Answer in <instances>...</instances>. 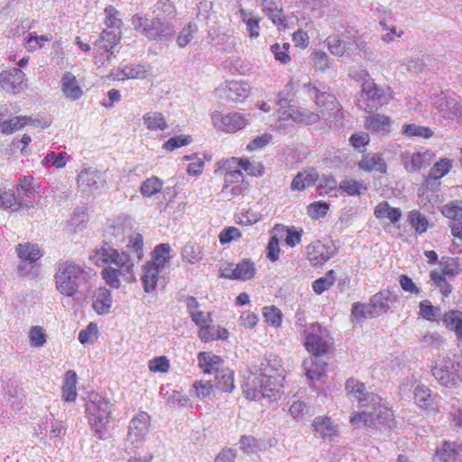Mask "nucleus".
Listing matches in <instances>:
<instances>
[{
	"mask_svg": "<svg viewBox=\"0 0 462 462\" xmlns=\"http://www.w3.org/2000/svg\"><path fill=\"white\" fill-rule=\"evenodd\" d=\"M227 171L225 173V183L222 188L221 193L226 195L228 189L231 185L236 183L245 182L244 180V174L240 170L226 169Z\"/></svg>",
	"mask_w": 462,
	"mask_h": 462,
	"instance_id": "obj_55",
	"label": "nucleus"
},
{
	"mask_svg": "<svg viewBox=\"0 0 462 462\" xmlns=\"http://www.w3.org/2000/svg\"><path fill=\"white\" fill-rule=\"evenodd\" d=\"M161 270L154 264L148 263L143 266L142 283L145 292L150 293L155 290Z\"/></svg>",
	"mask_w": 462,
	"mask_h": 462,
	"instance_id": "obj_32",
	"label": "nucleus"
},
{
	"mask_svg": "<svg viewBox=\"0 0 462 462\" xmlns=\"http://www.w3.org/2000/svg\"><path fill=\"white\" fill-rule=\"evenodd\" d=\"M91 268H84L73 261H60L56 264L54 282L56 290L65 297L85 295L91 290Z\"/></svg>",
	"mask_w": 462,
	"mask_h": 462,
	"instance_id": "obj_2",
	"label": "nucleus"
},
{
	"mask_svg": "<svg viewBox=\"0 0 462 462\" xmlns=\"http://www.w3.org/2000/svg\"><path fill=\"white\" fill-rule=\"evenodd\" d=\"M92 306L99 315L108 313L112 306L111 291L106 288H99L94 295Z\"/></svg>",
	"mask_w": 462,
	"mask_h": 462,
	"instance_id": "obj_30",
	"label": "nucleus"
},
{
	"mask_svg": "<svg viewBox=\"0 0 462 462\" xmlns=\"http://www.w3.org/2000/svg\"><path fill=\"white\" fill-rule=\"evenodd\" d=\"M49 424H51V438H61L66 434V427L63 422L61 420H55L52 415L50 419H47L44 423H42L41 429L46 430Z\"/></svg>",
	"mask_w": 462,
	"mask_h": 462,
	"instance_id": "obj_60",
	"label": "nucleus"
},
{
	"mask_svg": "<svg viewBox=\"0 0 462 462\" xmlns=\"http://www.w3.org/2000/svg\"><path fill=\"white\" fill-rule=\"evenodd\" d=\"M326 44L335 56H350L357 51L360 54H366V43L359 37L353 28L346 29L340 34L329 35L326 39Z\"/></svg>",
	"mask_w": 462,
	"mask_h": 462,
	"instance_id": "obj_3",
	"label": "nucleus"
},
{
	"mask_svg": "<svg viewBox=\"0 0 462 462\" xmlns=\"http://www.w3.org/2000/svg\"><path fill=\"white\" fill-rule=\"evenodd\" d=\"M111 407L109 400L98 394L92 395L86 404L89 424L98 439L104 437V430L107 427L110 419Z\"/></svg>",
	"mask_w": 462,
	"mask_h": 462,
	"instance_id": "obj_7",
	"label": "nucleus"
},
{
	"mask_svg": "<svg viewBox=\"0 0 462 462\" xmlns=\"http://www.w3.org/2000/svg\"><path fill=\"white\" fill-rule=\"evenodd\" d=\"M67 163V153L65 152H51L48 153L44 159L42 160V164L44 166H54L57 169L63 168Z\"/></svg>",
	"mask_w": 462,
	"mask_h": 462,
	"instance_id": "obj_63",
	"label": "nucleus"
},
{
	"mask_svg": "<svg viewBox=\"0 0 462 462\" xmlns=\"http://www.w3.org/2000/svg\"><path fill=\"white\" fill-rule=\"evenodd\" d=\"M402 162L407 171H418L427 165L428 154L426 152L404 153L402 155Z\"/></svg>",
	"mask_w": 462,
	"mask_h": 462,
	"instance_id": "obj_37",
	"label": "nucleus"
},
{
	"mask_svg": "<svg viewBox=\"0 0 462 462\" xmlns=\"http://www.w3.org/2000/svg\"><path fill=\"white\" fill-rule=\"evenodd\" d=\"M61 90L67 99L75 101L79 99L83 95L76 77L71 72H65L60 80Z\"/></svg>",
	"mask_w": 462,
	"mask_h": 462,
	"instance_id": "obj_23",
	"label": "nucleus"
},
{
	"mask_svg": "<svg viewBox=\"0 0 462 462\" xmlns=\"http://www.w3.org/2000/svg\"><path fill=\"white\" fill-rule=\"evenodd\" d=\"M408 221L415 229L416 233L420 235L425 233L430 226L427 217L418 210L409 212Z\"/></svg>",
	"mask_w": 462,
	"mask_h": 462,
	"instance_id": "obj_46",
	"label": "nucleus"
},
{
	"mask_svg": "<svg viewBox=\"0 0 462 462\" xmlns=\"http://www.w3.org/2000/svg\"><path fill=\"white\" fill-rule=\"evenodd\" d=\"M397 300L398 296L388 290L374 294L370 300L373 313L375 317L385 313Z\"/></svg>",
	"mask_w": 462,
	"mask_h": 462,
	"instance_id": "obj_19",
	"label": "nucleus"
},
{
	"mask_svg": "<svg viewBox=\"0 0 462 462\" xmlns=\"http://www.w3.org/2000/svg\"><path fill=\"white\" fill-rule=\"evenodd\" d=\"M319 180V173L314 168L300 171L296 174L291 183V190H304L306 188L313 185Z\"/></svg>",
	"mask_w": 462,
	"mask_h": 462,
	"instance_id": "obj_26",
	"label": "nucleus"
},
{
	"mask_svg": "<svg viewBox=\"0 0 462 462\" xmlns=\"http://www.w3.org/2000/svg\"><path fill=\"white\" fill-rule=\"evenodd\" d=\"M197 32L198 26L194 23H189L186 26H184V28L180 32L176 40L179 47L183 48L187 46L193 39Z\"/></svg>",
	"mask_w": 462,
	"mask_h": 462,
	"instance_id": "obj_56",
	"label": "nucleus"
},
{
	"mask_svg": "<svg viewBox=\"0 0 462 462\" xmlns=\"http://www.w3.org/2000/svg\"><path fill=\"white\" fill-rule=\"evenodd\" d=\"M261 374L247 383L245 390L246 398L250 400L272 399L279 393L284 376L281 358L276 355H270L261 363Z\"/></svg>",
	"mask_w": 462,
	"mask_h": 462,
	"instance_id": "obj_1",
	"label": "nucleus"
},
{
	"mask_svg": "<svg viewBox=\"0 0 462 462\" xmlns=\"http://www.w3.org/2000/svg\"><path fill=\"white\" fill-rule=\"evenodd\" d=\"M432 375L443 386L453 388L462 383V365L450 357H443L431 368Z\"/></svg>",
	"mask_w": 462,
	"mask_h": 462,
	"instance_id": "obj_8",
	"label": "nucleus"
},
{
	"mask_svg": "<svg viewBox=\"0 0 462 462\" xmlns=\"http://www.w3.org/2000/svg\"><path fill=\"white\" fill-rule=\"evenodd\" d=\"M420 315L429 321H435L440 315V308L435 307L429 300H424L420 303Z\"/></svg>",
	"mask_w": 462,
	"mask_h": 462,
	"instance_id": "obj_61",
	"label": "nucleus"
},
{
	"mask_svg": "<svg viewBox=\"0 0 462 462\" xmlns=\"http://www.w3.org/2000/svg\"><path fill=\"white\" fill-rule=\"evenodd\" d=\"M181 257L189 263H196L202 260V247L197 244L188 243L181 250Z\"/></svg>",
	"mask_w": 462,
	"mask_h": 462,
	"instance_id": "obj_44",
	"label": "nucleus"
},
{
	"mask_svg": "<svg viewBox=\"0 0 462 462\" xmlns=\"http://www.w3.org/2000/svg\"><path fill=\"white\" fill-rule=\"evenodd\" d=\"M318 190L320 196L330 195L332 191H336L338 189L337 181L332 174H324L319 180Z\"/></svg>",
	"mask_w": 462,
	"mask_h": 462,
	"instance_id": "obj_51",
	"label": "nucleus"
},
{
	"mask_svg": "<svg viewBox=\"0 0 462 462\" xmlns=\"http://www.w3.org/2000/svg\"><path fill=\"white\" fill-rule=\"evenodd\" d=\"M388 90L389 88L384 89L372 80H365L362 85L357 106L365 110L377 109L390 100L391 95Z\"/></svg>",
	"mask_w": 462,
	"mask_h": 462,
	"instance_id": "obj_11",
	"label": "nucleus"
},
{
	"mask_svg": "<svg viewBox=\"0 0 462 462\" xmlns=\"http://www.w3.org/2000/svg\"><path fill=\"white\" fill-rule=\"evenodd\" d=\"M442 321L448 330L454 332L457 340L462 342V311L449 310L443 315Z\"/></svg>",
	"mask_w": 462,
	"mask_h": 462,
	"instance_id": "obj_28",
	"label": "nucleus"
},
{
	"mask_svg": "<svg viewBox=\"0 0 462 462\" xmlns=\"http://www.w3.org/2000/svg\"><path fill=\"white\" fill-rule=\"evenodd\" d=\"M16 253L22 261L28 262L30 264L36 263L42 256L38 245L30 243L19 244L16 246Z\"/></svg>",
	"mask_w": 462,
	"mask_h": 462,
	"instance_id": "obj_34",
	"label": "nucleus"
},
{
	"mask_svg": "<svg viewBox=\"0 0 462 462\" xmlns=\"http://www.w3.org/2000/svg\"><path fill=\"white\" fill-rule=\"evenodd\" d=\"M132 20L135 30L150 40L165 42L171 40L175 33L173 21L166 17L148 19L135 14Z\"/></svg>",
	"mask_w": 462,
	"mask_h": 462,
	"instance_id": "obj_4",
	"label": "nucleus"
},
{
	"mask_svg": "<svg viewBox=\"0 0 462 462\" xmlns=\"http://www.w3.org/2000/svg\"><path fill=\"white\" fill-rule=\"evenodd\" d=\"M215 386L221 392L231 393L235 388L234 374L229 368H216Z\"/></svg>",
	"mask_w": 462,
	"mask_h": 462,
	"instance_id": "obj_29",
	"label": "nucleus"
},
{
	"mask_svg": "<svg viewBox=\"0 0 462 462\" xmlns=\"http://www.w3.org/2000/svg\"><path fill=\"white\" fill-rule=\"evenodd\" d=\"M236 167H239L243 169L246 173L251 176H262L264 172V167L261 162H250L246 158L236 159L235 157L227 160L225 164V169H233Z\"/></svg>",
	"mask_w": 462,
	"mask_h": 462,
	"instance_id": "obj_21",
	"label": "nucleus"
},
{
	"mask_svg": "<svg viewBox=\"0 0 462 462\" xmlns=\"http://www.w3.org/2000/svg\"><path fill=\"white\" fill-rule=\"evenodd\" d=\"M337 190L348 196H360L367 190V187L361 181L345 179L338 184Z\"/></svg>",
	"mask_w": 462,
	"mask_h": 462,
	"instance_id": "obj_40",
	"label": "nucleus"
},
{
	"mask_svg": "<svg viewBox=\"0 0 462 462\" xmlns=\"http://www.w3.org/2000/svg\"><path fill=\"white\" fill-rule=\"evenodd\" d=\"M150 429V416L141 411L129 422L128 432L125 440V449L127 453L140 448L144 443Z\"/></svg>",
	"mask_w": 462,
	"mask_h": 462,
	"instance_id": "obj_9",
	"label": "nucleus"
},
{
	"mask_svg": "<svg viewBox=\"0 0 462 462\" xmlns=\"http://www.w3.org/2000/svg\"><path fill=\"white\" fill-rule=\"evenodd\" d=\"M365 126L370 131L387 134L391 128V119L387 116L374 114L366 118Z\"/></svg>",
	"mask_w": 462,
	"mask_h": 462,
	"instance_id": "obj_31",
	"label": "nucleus"
},
{
	"mask_svg": "<svg viewBox=\"0 0 462 462\" xmlns=\"http://www.w3.org/2000/svg\"><path fill=\"white\" fill-rule=\"evenodd\" d=\"M240 18L246 25V32L248 36L251 39H255L260 34V25L259 23L261 18L253 14L252 12H247L246 10L241 8L239 10Z\"/></svg>",
	"mask_w": 462,
	"mask_h": 462,
	"instance_id": "obj_36",
	"label": "nucleus"
},
{
	"mask_svg": "<svg viewBox=\"0 0 462 462\" xmlns=\"http://www.w3.org/2000/svg\"><path fill=\"white\" fill-rule=\"evenodd\" d=\"M303 88L309 97L314 99L316 105L320 108L319 114L322 117H326V112L333 110V107L337 106L336 97L326 90L320 89L315 84L307 83L304 84Z\"/></svg>",
	"mask_w": 462,
	"mask_h": 462,
	"instance_id": "obj_14",
	"label": "nucleus"
},
{
	"mask_svg": "<svg viewBox=\"0 0 462 462\" xmlns=\"http://www.w3.org/2000/svg\"><path fill=\"white\" fill-rule=\"evenodd\" d=\"M304 346L315 356L326 354L333 344L328 331L319 324H310L304 330Z\"/></svg>",
	"mask_w": 462,
	"mask_h": 462,
	"instance_id": "obj_10",
	"label": "nucleus"
},
{
	"mask_svg": "<svg viewBox=\"0 0 462 462\" xmlns=\"http://www.w3.org/2000/svg\"><path fill=\"white\" fill-rule=\"evenodd\" d=\"M279 118L282 120L291 119L294 122L305 125H313L318 123L322 118V116L305 108H295L294 106H292L289 107L288 110L281 112Z\"/></svg>",
	"mask_w": 462,
	"mask_h": 462,
	"instance_id": "obj_18",
	"label": "nucleus"
},
{
	"mask_svg": "<svg viewBox=\"0 0 462 462\" xmlns=\"http://www.w3.org/2000/svg\"><path fill=\"white\" fill-rule=\"evenodd\" d=\"M0 207L17 211L22 207V202L18 200L14 192L0 189Z\"/></svg>",
	"mask_w": 462,
	"mask_h": 462,
	"instance_id": "obj_59",
	"label": "nucleus"
},
{
	"mask_svg": "<svg viewBox=\"0 0 462 462\" xmlns=\"http://www.w3.org/2000/svg\"><path fill=\"white\" fill-rule=\"evenodd\" d=\"M250 93V86L246 82L230 81L225 88L226 99L232 102H242Z\"/></svg>",
	"mask_w": 462,
	"mask_h": 462,
	"instance_id": "obj_25",
	"label": "nucleus"
},
{
	"mask_svg": "<svg viewBox=\"0 0 462 462\" xmlns=\"http://www.w3.org/2000/svg\"><path fill=\"white\" fill-rule=\"evenodd\" d=\"M453 165V161L450 159H440L439 162L434 163V165L430 170V182L433 181L434 180H439L440 178L444 177L446 174L448 173L451 167Z\"/></svg>",
	"mask_w": 462,
	"mask_h": 462,
	"instance_id": "obj_45",
	"label": "nucleus"
},
{
	"mask_svg": "<svg viewBox=\"0 0 462 462\" xmlns=\"http://www.w3.org/2000/svg\"><path fill=\"white\" fill-rule=\"evenodd\" d=\"M311 60L316 69L325 71L332 66V60L321 51H315L311 54Z\"/></svg>",
	"mask_w": 462,
	"mask_h": 462,
	"instance_id": "obj_64",
	"label": "nucleus"
},
{
	"mask_svg": "<svg viewBox=\"0 0 462 462\" xmlns=\"http://www.w3.org/2000/svg\"><path fill=\"white\" fill-rule=\"evenodd\" d=\"M358 167L365 171L387 172V164L381 153H367L362 156Z\"/></svg>",
	"mask_w": 462,
	"mask_h": 462,
	"instance_id": "obj_20",
	"label": "nucleus"
},
{
	"mask_svg": "<svg viewBox=\"0 0 462 462\" xmlns=\"http://www.w3.org/2000/svg\"><path fill=\"white\" fill-rule=\"evenodd\" d=\"M162 184V181L159 178L153 176L142 183L140 191L144 197H152L161 191Z\"/></svg>",
	"mask_w": 462,
	"mask_h": 462,
	"instance_id": "obj_54",
	"label": "nucleus"
},
{
	"mask_svg": "<svg viewBox=\"0 0 462 462\" xmlns=\"http://www.w3.org/2000/svg\"><path fill=\"white\" fill-rule=\"evenodd\" d=\"M273 231L281 235V236L285 233V243L290 247H294L296 245L300 244L303 234L302 229L296 230L294 226L286 227L282 225H275Z\"/></svg>",
	"mask_w": 462,
	"mask_h": 462,
	"instance_id": "obj_41",
	"label": "nucleus"
},
{
	"mask_svg": "<svg viewBox=\"0 0 462 462\" xmlns=\"http://www.w3.org/2000/svg\"><path fill=\"white\" fill-rule=\"evenodd\" d=\"M255 274L254 263L250 259H243L235 267L233 280H251Z\"/></svg>",
	"mask_w": 462,
	"mask_h": 462,
	"instance_id": "obj_39",
	"label": "nucleus"
},
{
	"mask_svg": "<svg viewBox=\"0 0 462 462\" xmlns=\"http://www.w3.org/2000/svg\"><path fill=\"white\" fill-rule=\"evenodd\" d=\"M212 122L215 127L226 133H236L248 124L245 116L236 112L223 116L216 111L212 114Z\"/></svg>",
	"mask_w": 462,
	"mask_h": 462,
	"instance_id": "obj_13",
	"label": "nucleus"
},
{
	"mask_svg": "<svg viewBox=\"0 0 462 462\" xmlns=\"http://www.w3.org/2000/svg\"><path fill=\"white\" fill-rule=\"evenodd\" d=\"M199 365L205 374H216V368L223 362L222 358L209 352H199L198 355Z\"/></svg>",
	"mask_w": 462,
	"mask_h": 462,
	"instance_id": "obj_38",
	"label": "nucleus"
},
{
	"mask_svg": "<svg viewBox=\"0 0 462 462\" xmlns=\"http://www.w3.org/2000/svg\"><path fill=\"white\" fill-rule=\"evenodd\" d=\"M170 252L171 246L169 244H159L153 250L152 260L148 263L154 264L160 269L163 268L169 261Z\"/></svg>",
	"mask_w": 462,
	"mask_h": 462,
	"instance_id": "obj_43",
	"label": "nucleus"
},
{
	"mask_svg": "<svg viewBox=\"0 0 462 462\" xmlns=\"http://www.w3.org/2000/svg\"><path fill=\"white\" fill-rule=\"evenodd\" d=\"M143 239L142 235L134 234L129 236L127 248L132 253L131 260L134 262L132 257L136 258L137 261H140L143 255Z\"/></svg>",
	"mask_w": 462,
	"mask_h": 462,
	"instance_id": "obj_53",
	"label": "nucleus"
},
{
	"mask_svg": "<svg viewBox=\"0 0 462 462\" xmlns=\"http://www.w3.org/2000/svg\"><path fill=\"white\" fill-rule=\"evenodd\" d=\"M105 183L102 173L97 170L85 169L78 175V185L79 189L90 195L99 189Z\"/></svg>",
	"mask_w": 462,
	"mask_h": 462,
	"instance_id": "obj_16",
	"label": "nucleus"
},
{
	"mask_svg": "<svg viewBox=\"0 0 462 462\" xmlns=\"http://www.w3.org/2000/svg\"><path fill=\"white\" fill-rule=\"evenodd\" d=\"M346 392L350 398H355L358 401L360 405H367V402L370 403L378 404L380 402V396L366 392L365 386L363 383L350 378L346 382Z\"/></svg>",
	"mask_w": 462,
	"mask_h": 462,
	"instance_id": "obj_15",
	"label": "nucleus"
},
{
	"mask_svg": "<svg viewBox=\"0 0 462 462\" xmlns=\"http://www.w3.org/2000/svg\"><path fill=\"white\" fill-rule=\"evenodd\" d=\"M336 281V273L334 270H330L326 273L323 277L315 280L312 282V289L317 294H321L325 291L328 290Z\"/></svg>",
	"mask_w": 462,
	"mask_h": 462,
	"instance_id": "obj_47",
	"label": "nucleus"
},
{
	"mask_svg": "<svg viewBox=\"0 0 462 462\" xmlns=\"http://www.w3.org/2000/svg\"><path fill=\"white\" fill-rule=\"evenodd\" d=\"M303 365L306 370V375L310 380H319L325 373L326 363H318L315 362L312 358L310 360V365H309V362L305 361Z\"/></svg>",
	"mask_w": 462,
	"mask_h": 462,
	"instance_id": "obj_58",
	"label": "nucleus"
},
{
	"mask_svg": "<svg viewBox=\"0 0 462 462\" xmlns=\"http://www.w3.org/2000/svg\"><path fill=\"white\" fill-rule=\"evenodd\" d=\"M160 394L170 405L180 404L184 406L188 402V399L184 397L180 392L171 390L168 386H162Z\"/></svg>",
	"mask_w": 462,
	"mask_h": 462,
	"instance_id": "obj_49",
	"label": "nucleus"
},
{
	"mask_svg": "<svg viewBox=\"0 0 462 462\" xmlns=\"http://www.w3.org/2000/svg\"><path fill=\"white\" fill-rule=\"evenodd\" d=\"M374 214L376 218H388L395 225L402 217V211L399 208H393L387 201L380 202L374 208Z\"/></svg>",
	"mask_w": 462,
	"mask_h": 462,
	"instance_id": "obj_33",
	"label": "nucleus"
},
{
	"mask_svg": "<svg viewBox=\"0 0 462 462\" xmlns=\"http://www.w3.org/2000/svg\"><path fill=\"white\" fill-rule=\"evenodd\" d=\"M89 260L98 266L114 263L116 267H120L121 273L124 276H127V279H131L134 276V263L131 260L130 254L125 252L119 254L116 249L113 248L106 242H104L100 248L96 249L94 254L89 255Z\"/></svg>",
	"mask_w": 462,
	"mask_h": 462,
	"instance_id": "obj_6",
	"label": "nucleus"
},
{
	"mask_svg": "<svg viewBox=\"0 0 462 462\" xmlns=\"http://www.w3.org/2000/svg\"><path fill=\"white\" fill-rule=\"evenodd\" d=\"M25 74L18 68L0 73V87L8 93L16 94L24 88Z\"/></svg>",
	"mask_w": 462,
	"mask_h": 462,
	"instance_id": "obj_17",
	"label": "nucleus"
},
{
	"mask_svg": "<svg viewBox=\"0 0 462 462\" xmlns=\"http://www.w3.org/2000/svg\"><path fill=\"white\" fill-rule=\"evenodd\" d=\"M78 376L76 372L69 370L65 374L62 384V398L65 402H74L77 398L76 385Z\"/></svg>",
	"mask_w": 462,
	"mask_h": 462,
	"instance_id": "obj_35",
	"label": "nucleus"
},
{
	"mask_svg": "<svg viewBox=\"0 0 462 462\" xmlns=\"http://www.w3.org/2000/svg\"><path fill=\"white\" fill-rule=\"evenodd\" d=\"M314 432L323 439H331L337 433V426L328 417H317L312 422Z\"/></svg>",
	"mask_w": 462,
	"mask_h": 462,
	"instance_id": "obj_27",
	"label": "nucleus"
},
{
	"mask_svg": "<svg viewBox=\"0 0 462 462\" xmlns=\"http://www.w3.org/2000/svg\"><path fill=\"white\" fill-rule=\"evenodd\" d=\"M291 415L297 420L303 419L305 415H312L314 411L311 406L301 401L294 402L290 407Z\"/></svg>",
	"mask_w": 462,
	"mask_h": 462,
	"instance_id": "obj_62",
	"label": "nucleus"
},
{
	"mask_svg": "<svg viewBox=\"0 0 462 462\" xmlns=\"http://www.w3.org/2000/svg\"><path fill=\"white\" fill-rule=\"evenodd\" d=\"M307 255L313 265H319L328 261L332 257L333 253L330 247L318 241L308 245Z\"/></svg>",
	"mask_w": 462,
	"mask_h": 462,
	"instance_id": "obj_22",
	"label": "nucleus"
},
{
	"mask_svg": "<svg viewBox=\"0 0 462 462\" xmlns=\"http://www.w3.org/2000/svg\"><path fill=\"white\" fill-rule=\"evenodd\" d=\"M402 134L408 137H423L430 138L433 136V131L422 125H418L416 124H407L402 126Z\"/></svg>",
	"mask_w": 462,
	"mask_h": 462,
	"instance_id": "obj_48",
	"label": "nucleus"
},
{
	"mask_svg": "<svg viewBox=\"0 0 462 462\" xmlns=\"http://www.w3.org/2000/svg\"><path fill=\"white\" fill-rule=\"evenodd\" d=\"M153 13L156 14V17H166L173 21L176 10L173 4L169 0H159L154 5Z\"/></svg>",
	"mask_w": 462,
	"mask_h": 462,
	"instance_id": "obj_50",
	"label": "nucleus"
},
{
	"mask_svg": "<svg viewBox=\"0 0 462 462\" xmlns=\"http://www.w3.org/2000/svg\"><path fill=\"white\" fill-rule=\"evenodd\" d=\"M209 43L225 51H229L236 44L235 37L228 32H221L218 28L212 27L208 30Z\"/></svg>",
	"mask_w": 462,
	"mask_h": 462,
	"instance_id": "obj_24",
	"label": "nucleus"
},
{
	"mask_svg": "<svg viewBox=\"0 0 462 462\" xmlns=\"http://www.w3.org/2000/svg\"><path fill=\"white\" fill-rule=\"evenodd\" d=\"M143 123L151 131L165 130L168 124L160 112H148L143 116Z\"/></svg>",
	"mask_w": 462,
	"mask_h": 462,
	"instance_id": "obj_42",
	"label": "nucleus"
},
{
	"mask_svg": "<svg viewBox=\"0 0 462 462\" xmlns=\"http://www.w3.org/2000/svg\"><path fill=\"white\" fill-rule=\"evenodd\" d=\"M442 214L452 218L455 222H462V201L456 200L450 204H447L442 208Z\"/></svg>",
	"mask_w": 462,
	"mask_h": 462,
	"instance_id": "obj_57",
	"label": "nucleus"
},
{
	"mask_svg": "<svg viewBox=\"0 0 462 462\" xmlns=\"http://www.w3.org/2000/svg\"><path fill=\"white\" fill-rule=\"evenodd\" d=\"M460 102L453 97L448 95H442L437 98L436 106L443 113L449 112L452 115L457 110Z\"/></svg>",
	"mask_w": 462,
	"mask_h": 462,
	"instance_id": "obj_52",
	"label": "nucleus"
},
{
	"mask_svg": "<svg viewBox=\"0 0 462 462\" xmlns=\"http://www.w3.org/2000/svg\"><path fill=\"white\" fill-rule=\"evenodd\" d=\"M120 32L116 30H104L99 38L94 42V50L97 52L95 56L97 62L105 64L114 56V48L120 42Z\"/></svg>",
	"mask_w": 462,
	"mask_h": 462,
	"instance_id": "obj_12",
	"label": "nucleus"
},
{
	"mask_svg": "<svg viewBox=\"0 0 462 462\" xmlns=\"http://www.w3.org/2000/svg\"><path fill=\"white\" fill-rule=\"evenodd\" d=\"M359 407L363 409L362 411L350 417V422L355 426H360L361 423L366 427L390 426L393 420V411L385 406L381 397L378 404L367 402V405Z\"/></svg>",
	"mask_w": 462,
	"mask_h": 462,
	"instance_id": "obj_5",
	"label": "nucleus"
}]
</instances>
